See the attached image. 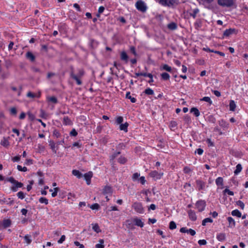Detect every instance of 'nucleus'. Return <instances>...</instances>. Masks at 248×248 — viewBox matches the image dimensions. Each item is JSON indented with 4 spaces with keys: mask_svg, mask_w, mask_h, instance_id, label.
Masks as SVG:
<instances>
[{
    "mask_svg": "<svg viewBox=\"0 0 248 248\" xmlns=\"http://www.w3.org/2000/svg\"><path fill=\"white\" fill-rule=\"evenodd\" d=\"M120 59L124 62L125 63H127L129 60V57L125 51H122L120 53Z\"/></svg>",
    "mask_w": 248,
    "mask_h": 248,
    "instance_id": "obj_10",
    "label": "nucleus"
},
{
    "mask_svg": "<svg viewBox=\"0 0 248 248\" xmlns=\"http://www.w3.org/2000/svg\"><path fill=\"white\" fill-rule=\"evenodd\" d=\"M196 208L199 212L203 211L206 206V202L203 200H200L196 203Z\"/></svg>",
    "mask_w": 248,
    "mask_h": 248,
    "instance_id": "obj_6",
    "label": "nucleus"
},
{
    "mask_svg": "<svg viewBox=\"0 0 248 248\" xmlns=\"http://www.w3.org/2000/svg\"><path fill=\"white\" fill-rule=\"evenodd\" d=\"M92 228H93V230L94 232H96L97 233H98V232H101V230L100 229L99 225H98V224H95L93 225Z\"/></svg>",
    "mask_w": 248,
    "mask_h": 248,
    "instance_id": "obj_40",
    "label": "nucleus"
},
{
    "mask_svg": "<svg viewBox=\"0 0 248 248\" xmlns=\"http://www.w3.org/2000/svg\"><path fill=\"white\" fill-rule=\"evenodd\" d=\"M135 6L138 11L142 13L145 12L147 9L145 2L142 0H138L135 4Z\"/></svg>",
    "mask_w": 248,
    "mask_h": 248,
    "instance_id": "obj_3",
    "label": "nucleus"
},
{
    "mask_svg": "<svg viewBox=\"0 0 248 248\" xmlns=\"http://www.w3.org/2000/svg\"><path fill=\"white\" fill-rule=\"evenodd\" d=\"M242 167L241 164H238L236 166V169L234 171L235 175H238L242 170Z\"/></svg>",
    "mask_w": 248,
    "mask_h": 248,
    "instance_id": "obj_31",
    "label": "nucleus"
},
{
    "mask_svg": "<svg viewBox=\"0 0 248 248\" xmlns=\"http://www.w3.org/2000/svg\"><path fill=\"white\" fill-rule=\"evenodd\" d=\"M54 191L51 194L52 197H55L57 195L58 192L59 190V187H55L53 188Z\"/></svg>",
    "mask_w": 248,
    "mask_h": 248,
    "instance_id": "obj_53",
    "label": "nucleus"
},
{
    "mask_svg": "<svg viewBox=\"0 0 248 248\" xmlns=\"http://www.w3.org/2000/svg\"><path fill=\"white\" fill-rule=\"evenodd\" d=\"M121 154L120 152H116L114 153L110 156V161H113L119 155Z\"/></svg>",
    "mask_w": 248,
    "mask_h": 248,
    "instance_id": "obj_44",
    "label": "nucleus"
},
{
    "mask_svg": "<svg viewBox=\"0 0 248 248\" xmlns=\"http://www.w3.org/2000/svg\"><path fill=\"white\" fill-rule=\"evenodd\" d=\"M62 123L65 125H71L73 124L72 121L68 116L64 117Z\"/></svg>",
    "mask_w": 248,
    "mask_h": 248,
    "instance_id": "obj_18",
    "label": "nucleus"
},
{
    "mask_svg": "<svg viewBox=\"0 0 248 248\" xmlns=\"http://www.w3.org/2000/svg\"><path fill=\"white\" fill-rule=\"evenodd\" d=\"M161 76L164 80H168L170 78V75L167 73H163Z\"/></svg>",
    "mask_w": 248,
    "mask_h": 248,
    "instance_id": "obj_49",
    "label": "nucleus"
},
{
    "mask_svg": "<svg viewBox=\"0 0 248 248\" xmlns=\"http://www.w3.org/2000/svg\"><path fill=\"white\" fill-rule=\"evenodd\" d=\"M17 169L20 171L26 172L28 170V169L26 167H22L20 165L17 166Z\"/></svg>",
    "mask_w": 248,
    "mask_h": 248,
    "instance_id": "obj_46",
    "label": "nucleus"
},
{
    "mask_svg": "<svg viewBox=\"0 0 248 248\" xmlns=\"http://www.w3.org/2000/svg\"><path fill=\"white\" fill-rule=\"evenodd\" d=\"M73 146L77 147L78 148H79L82 146V144L79 142H75L73 143Z\"/></svg>",
    "mask_w": 248,
    "mask_h": 248,
    "instance_id": "obj_63",
    "label": "nucleus"
},
{
    "mask_svg": "<svg viewBox=\"0 0 248 248\" xmlns=\"http://www.w3.org/2000/svg\"><path fill=\"white\" fill-rule=\"evenodd\" d=\"M10 113L12 114V115H16V114L17 113V110H16V108H12L11 109H10Z\"/></svg>",
    "mask_w": 248,
    "mask_h": 248,
    "instance_id": "obj_61",
    "label": "nucleus"
},
{
    "mask_svg": "<svg viewBox=\"0 0 248 248\" xmlns=\"http://www.w3.org/2000/svg\"><path fill=\"white\" fill-rule=\"evenodd\" d=\"M140 174L138 172L134 173L132 176V179L133 181L136 180L140 177Z\"/></svg>",
    "mask_w": 248,
    "mask_h": 248,
    "instance_id": "obj_59",
    "label": "nucleus"
},
{
    "mask_svg": "<svg viewBox=\"0 0 248 248\" xmlns=\"http://www.w3.org/2000/svg\"><path fill=\"white\" fill-rule=\"evenodd\" d=\"M84 179L86 181V183L88 185H89L91 182V178L93 177V172L92 171H89L87 173H86L84 175Z\"/></svg>",
    "mask_w": 248,
    "mask_h": 248,
    "instance_id": "obj_12",
    "label": "nucleus"
},
{
    "mask_svg": "<svg viewBox=\"0 0 248 248\" xmlns=\"http://www.w3.org/2000/svg\"><path fill=\"white\" fill-rule=\"evenodd\" d=\"M217 238L219 241H224L225 239V234L223 233H220L217 234Z\"/></svg>",
    "mask_w": 248,
    "mask_h": 248,
    "instance_id": "obj_33",
    "label": "nucleus"
},
{
    "mask_svg": "<svg viewBox=\"0 0 248 248\" xmlns=\"http://www.w3.org/2000/svg\"><path fill=\"white\" fill-rule=\"evenodd\" d=\"M7 181L13 184V186L11 187V189L13 192L17 191L19 188H21L23 186V183L17 181L13 177L8 178Z\"/></svg>",
    "mask_w": 248,
    "mask_h": 248,
    "instance_id": "obj_2",
    "label": "nucleus"
},
{
    "mask_svg": "<svg viewBox=\"0 0 248 248\" xmlns=\"http://www.w3.org/2000/svg\"><path fill=\"white\" fill-rule=\"evenodd\" d=\"M26 165H30L33 164V160L31 159H27L24 163Z\"/></svg>",
    "mask_w": 248,
    "mask_h": 248,
    "instance_id": "obj_60",
    "label": "nucleus"
},
{
    "mask_svg": "<svg viewBox=\"0 0 248 248\" xmlns=\"http://www.w3.org/2000/svg\"><path fill=\"white\" fill-rule=\"evenodd\" d=\"M188 216H189V218L192 220V221H195L197 219V216L196 215V213L195 211L192 210H190L188 212Z\"/></svg>",
    "mask_w": 248,
    "mask_h": 248,
    "instance_id": "obj_17",
    "label": "nucleus"
},
{
    "mask_svg": "<svg viewBox=\"0 0 248 248\" xmlns=\"http://www.w3.org/2000/svg\"><path fill=\"white\" fill-rule=\"evenodd\" d=\"M136 76L135 78L140 77V76H143L144 77H148L150 78V79L148 81V82L151 83L153 82V75L150 73H147L145 72H138L135 73Z\"/></svg>",
    "mask_w": 248,
    "mask_h": 248,
    "instance_id": "obj_7",
    "label": "nucleus"
},
{
    "mask_svg": "<svg viewBox=\"0 0 248 248\" xmlns=\"http://www.w3.org/2000/svg\"><path fill=\"white\" fill-rule=\"evenodd\" d=\"M180 232L182 233H188V229L186 227H183L180 229Z\"/></svg>",
    "mask_w": 248,
    "mask_h": 248,
    "instance_id": "obj_62",
    "label": "nucleus"
},
{
    "mask_svg": "<svg viewBox=\"0 0 248 248\" xmlns=\"http://www.w3.org/2000/svg\"><path fill=\"white\" fill-rule=\"evenodd\" d=\"M218 5L222 7H230L233 5L232 0H217Z\"/></svg>",
    "mask_w": 248,
    "mask_h": 248,
    "instance_id": "obj_5",
    "label": "nucleus"
},
{
    "mask_svg": "<svg viewBox=\"0 0 248 248\" xmlns=\"http://www.w3.org/2000/svg\"><path fill=\"white\" fill-rule=\"evenodd\" d=\"M47 100L48 102H52L54 104H57L58 103L57 98L54 96L48 97Z\"/></svg>",
    "mask_w": 248,
    "mask_h": 248,
    "instance_id": "obj_32",
    "label": "nucleus"
},
{
    "mask_svg": "<svg viewBox=\"0 0 248 248\" xmlns=\"http://www.w3.org/2000/svg\"><path fill=\"white\" fill-rule=\"evenodd\" d=\"M201 100L204 101L206 102H208L210 104H211L212 103V101L211 99H210V98L209 97H208V96H205V97H203L201 99Z\"/></svg>",
    "mask_w": 248,
    "mask_h": 248,
    "instance_id": "obj_52",
    "label": "nucleus"
},
{
    "mask_svg": "<svg viewBox=\"0 0 248 248\" xmlns=\"http://www.w3.org/2000/svg\"><path fill=\"white\" fill-rule=\"evenodd\" d=\"M26 58L31 62H33L35 60V57L31 51H28L26 54Z\"/></svg>",
    "mask_w": 248,
    "mask_h": 248,
    "instance_id": "obj_16",
    "label": "nucleus"
},
{
    "mask_svg": "<svg viewBox=\"0 0 248 248\" xmlns=\"http://www.w3.org/2000/svg\"><path fill=\"white\" fill-rule=\"evenodd\" d=\"M133 221L135 225L137 226L142 228L144 226V223L142 221V220L138 218V217H135L133 218Z\"/></svg>",
    "mask_w": 248,
    "mask_h": 248,
    "instance_id": "obj_15",
    "label": "nucleus"
},
{
    "mask_svg": "<svg viewBox=\"0 0 248 248\" xmlns=\"http://www.w3.org/2000/svg\"><path fill=\"white\" fill-rule=\"evenodd\" d=\"M72 174L76 176L78 178H80L82 176V174L78 170H73Z\"/></svg>",
    "mask_w": 248,
    "mask_h": 248,
    "instance_id": "obj_29",
    "label": "nucleus"
},
{
    "mask_svg": "<svg viewBox=\"0 0 248 248\" xmlns=\"http://www.w3.org/2000/svg\"><path fill=\"white\" fill-rule=\"evenodd\" d=\"M133 208L139 213L142 214L143 213L144 210L142 204L138 202H134L132 205Z\"/></svg>",
    "mask_w": 248,
    "mask_h": 248,
    "instance_id": "obj_8",
    "label": "nucleus"
},
{
    "mask_svg": "<svg viewBox=\"0 0 248 248\" xmlns=\"http://www.w3.org/2000/svg\"><path fill=\"white\" fill-rule=\"evenodd\" d=\"M213 222L212 219L211 218H206L202 220V225L203 226L206 225L207 223H212Z\"/></svg>",
    "mask_w": 248,
    "mask_h": 248,
    "instance_id": "obj_39",
    "label": "nucleus"
},
{
    "mask_svg": "<svg viewBox=\"0 0 248 248\" xmlns=\"http://www.w3.org/2000/svg\"><path fill=\"white\" fill-rule=\"evenodd\" d=\"M216 184L217 186H222L223 185V179L221 177H217L216 180Z\"/></svg>",
    "mask_w": 248,
    "mask_h": 248,
    "instance_id": "obj_30",
    "label": "nucleus"
},
{
    "mask_svg": "<svg viewBox=\"0 0 248 248\" xmlns=\"http://www.w3.org/2000/svg\"><path fill=\"white\" fill-rule=\"evenodd\" d=\"M77 73H76L73 67H70V77L76 81L78 85H81L82 84V78L85 74V71L82 68H79L77 70Z\"/></svg>",
    "mask_w": 248,
    "mask_h": 248,
    "instance_id": "obj_1",
    "label": "nucleus"
},
{
    "mask_svg": "<svg viewBox=\"0 0 248 248\" xmlns=\"http://www.w3.org/2000/svg\"><path fill=\"white\" fill-rule=\"evenodd\" d=\"M126 158L123 156H121L118 159V162L121 164H125L126 162Z\"/></svg>",
    "mask_w": 248,
    "mask_h": 248,
    "instance_id": "obj_37",
    "label": "nucleus"
},
{
    "mask_svg": "<svg viewBox=\"0 0 248 248\" xmlns=\"http://www.w3.org/2000/svg\"><path fill=\"white\" fill-rule=\"evenodd\" d=\"M48 143L50 147V148L52 150L53 152L56 154L58 148V146L56 145V144L54 142V141L52 140H49Z\"/></svg>",
    "mask_w": 248,
    "mask_h": 248,
    "instance_id": "obj_13",
    "label": "nucleus"
},
{
    "mask_svg": "<svg viewBox=\"0 0 248 248\" xmlns=\"http://www.w3.org/2000/svg\"><path fill=\"white\" fill-rule=\"evenodd\" d=\"M128 125L129 124L127 122H125L124 124H121L120 125L119 129L121 131H124V132H127L128 131Z\"/></svg>",
    "mask_w": 248,
    "mask_h": 248,
    "instance_id": "obj_19",
    "label": "nucleus"
},
{
    "mask_svg": "<svg viewBox=\"0 0 248 248\" xmlns=\"http://www.w3.org/2000/svg\"><path fill=\"white\" fill-rule=\"evenodd\" d=\"M176 228V223L172 221H170V229L171 230H173Z\"/></svg>",
    "mask_w": 248,
    "mask_h": 248,
    "instance_id": "obj_54",
    "label": "nucleus"
},
{
    "mask_svg": "<svg viewBox=\"0 0 248 248\" xmlns=\"http://www.w3.org/2000/svg\"><path fill=\"white\" fill-rule=\"evenodd\" d=\"M17 196L18 198L21 200H23L25 198V194L23 192L19 191L17 194Z\"/></svg>",
    "mask_w": 248,
    "mask_h": 248,
    "instance_id": "obj_47",
    "label": "nucleus"
},
{
    "mask_svg": "<svg viewBox=\"0 0 248 248\" xmlns=\"http://www.w3.org/2000/svg\"><path fill=\"white\" fill-rule=\"evenodd\" d=\"M100 244H97L95 245L96 248H104V245L103 244L104 243L103 239L99 240Z\"/></svg>",
    "mask_w": 248,
    "mask_h": 248,
    "instance_id": "obj_45",
    "label": "nucleus"
},
{
    "mask_svg": "<svg viewBox=\"0 0 248 248\" xmlns=\"http://www.w3.org/2000/svg\"><path fill=\"white\" fill-rule=\"evenodd\" d=\"M20 155H17L12 158V160L14 162H18L20 160Z\"/></svg>",
    "mask_w": 248,
    "mask_h": 248,
    "instance_id": "obj_56",
    "label": "nucleus"
},
{
    "mask_svg": "<svg viewBox=\"0 0 248 248\" xmlns=\"http://www.w3.org/2000/svg\"><path fill=\"white\" fill-rule=\"evenodd\" d=\"M199 12V10L198 8H195L193 10L192 12L190 14V16L193 18H195L197 14Z\"/></svg>",
    "mask_w": 248,
    "mask_h": 248,
    "instance_id": "obj_42",
    "label": "nucleus"
},
{
    "mask_svg": "<svg viewBox=\"0 0 248 248\" xmlns=\"http://www.w3.org/2000/svg\"><path fill=\"white\" fill-rule=\"evenodd\" d=\"M197 188L199 190L203 189L205 187V183L201 181L198 180L196 182Z\"/></svg>",
    "mask_w": 248,
    "mask_h": 248,
    "instance_id": "obj_23",
    "label": "nucleus"
},
{
    "mask_svg": "<svg viewBox=\"0 0 248 248\" xmlns=\"http://www.w3.org/2000/svg\"><path fill=\"white\" fill-rule=\"evenodd\" d=\"M201 4L204 6L205 7H208L210 4L214 1V0H197Z\"/></svg>",
    "mask_w": 248,
    "mask_h": 248,
    "instance_id": "obj_14",
    "label": "nucleus"
},
{
    "mask_svg": "<svg viewBox=\"0 0 248 248\" xmlns=\"http://www.w3.org/2000/svg\"><path fill=\"white\" fill-rule=\"evenodd\" d=\"M66 237L64 235H62L61 236L60 239L58 240V243L62 244L65 240Z\"/></svg>",
    "mask_w": 248,
    "mask_h": 248,
    "instance_id": "obj_57",
    "label": "nucleus"
},
{
    "mask_svg": "<svg viewBox=\"0 0 248 248\" xmlns=\"http://www.w3.org/2000/svg\"><path fill=\"white\" fill-rule=\"evenodd\" d=\"M113 192V190L111 186H106L103 189V194L104 195H111Z\"/></svg>",
    "mask_w": 248,
    "mask_h": 248,
    "instance_id": "obj_11",
    "label": "nucleus"
},
{
    "mask_svg": "<svg viewBox=\"0 0 248 248\" xmlns=\"http://www.w3.org/2000/svg\"><path fill=\"white\" fill-rule=\"evenodd\" d=\"M39 202L41 203H44L47 205L48 203V200L45 197H41L39 199Z\"/></svg>",
    "mask_w": 248,
    "mask_h": 248,
    "instance_id": "obj_38",
    "label": "nucleus"
},
{
    "mask_svg": "<svg viewBox=\"0 0 248 248\" xmlns=\"http://www.w3.org/2000/svg\"><path fill=\"white\" fill-rule=\"evenodd\" d=\"M90 208L92 210H98L100 208V205L98 203H95L90 205Z\"/></svg>",
    "mask_w": 248,
    "mask_h": 248,
    "instance_id": "obj_43",
    "label": "nucleus"
},
{
    "mask_svg": "<svg viewBox=\"0 0 248 248\" xmlns=\"http://www.w3.org/2000/svg\"><path fill=\"white\" fill-rule=\"evenodd\" d=\"M154 95V91L150 88H147L141 94V95H142L144 98L148 96L150 98H151V96H153Z\"/></svg>",
    "mask_w": 248,
    "mask_h": 248,
    "instance_id": "obj_9",
    "label": "nucleus"
},
{
    "mask_svg": "<svg viewBox=\"0 0 248 248\" xmlns=\"http://www.w3.org/2000/svg\"><path fill=\"white\" fill-rule=\"evenodd\" d=\"M229 107H230V110L231 111H234L235 108H236V105L235 103V102L233 100H231L230 104H229Z\"/></svg>",
    "mask_w": 248,
    "mask_h": 248,
    "instance_id": "obj_35",
    "label": "nucleus"
},
{
    "mask_svg": "<svg viewBox=\"0 0 248 248\" xmlns=\"http://www.w3.org/2000/svg\"><path fill=\"white\" fill-rule=\"evenodd\" d=\"M190 112L193 113V114L196 117H198L200 115L199 110L196 108H192L190 109Z\"/></svg>",
    "mask_w": 248,
    "mask_h": 248,
    "instance_id": "obj_28",
    "label": "nucleus"
},
{
    "mask_svg": "<svg viewBox=\"0 0 248 248\" xmlns=\"http://www.w3.org/2000/svg\"><path fill=\"white\" fill-rule=\"evenodd\" d=\"M105 10V8L103 6H100L98 8V14H97V16L99 17L100 14H102Z\"/></svg>",
    "mask_w": 248,
    "mask_h": 248,
    "instance_id": "obj_51",
    "label": "nucleus"
},
{
    "mask_svg": "<svg viewBox=\"0 0 248 248\" xmlns=\"http://www.w3.org/2000/svg\"><path fill=\"white\" fill-rule=\"evenodd\" d=\"M168 27L170 30H175L177 28V25L175 23L172 22L168 24Z\"/></svg>",
    "mask_w": 248,
    "mask_h": 248,
    "instance_id": "obj_41",
    "label": "nucleus"
},
{
    "mask_svg": "<svg viewBox=\"0 0 248 248\" xmlns=\"http://www.w3.org/2000/svg\"><path fill=\"white\" fill-rule=\"evenodd\" d=\"M0 144L1 145L5 147H7L9 146V142L8 139L5 138H3V139L1 140Z\"/></svg>",
    "mask_w": 248,
    "mask_h": 248,
    "instance_id": "obj_26",
    "label": "nucleus"
},
{
    "mask_svg": "<svg viewBox=\"0 0 248 248\" xmlns=\"http://www.w3.org/2000/svg\"><path fill=\"white\" fill-rule=\"evenodd\" d=\"M78 133L75 129H73L70 132V135L71 136L76 137L78 135Z\"/></svg>",
    "mask_w": 248,
    "mask_h": 248,
    "instance_id": "obj_55",
    "label": "nucleus"
},
{
    "mask_svg": "<svg viewBox=\"0 0 248 248\" xmlns=\"http://www.w3.org/2000/svg\"><path fill=\"white\" fill-rule=\"evenodd\" d=\"M223 193H224V194H228L229 195H230V196H233L234 195L233 192L230 190L228 188L225 189V190L223 191Z\"/></svg>",
    "mask_w": 248,
    "mask_h": 248,
    "instance_id": "obj_50",
    "label": "nucleus"
},
{
    "mask_svg": "<svg viewBox=\"0 0 248 248\" xmlns=\"http://www.w3.org/2000/svg\"><path fill=\"white\" fill-rule=\"evenodd\" d=\"M24 240L25 242L26 243L27 245H30L32 242L31 235L29 234H26L24 237Z\"/></svg>",
    "mask_w": 248,
    "mask_h": 248,
    "instance_id": "obj_25",
    "label": "nucleus"
},
{
    "mask_svg": "<svg viewBox=\"0 0 248 248\" xmlns=\"http://www.w3.org/2000/svg\"><path fill=\"white\" fill-rule=\"evenodd\" d=\"M139 181L142 185H144L146 182L145 177L144 176L140 177L139 178Z\"/></svg>",
    "mask_w": 248,
    "mask_h": 248,
    "instance_id": "obj_64",
    "label": "nucleus"
},
{
    "mask_svg": "<svg viewBox=\"0 0 248 248\" xmlns=\"http://www.w3.org/2000/svg\"><path fill=\"white\" fill-rule=\"evenodd\" d=\"M124 121V118L122 116H118L115 118V123L117 124H121Z\"/></svg>",
    "mask_w": 248,
    "mask_h": 248,
    "instance_id": "obj_36",
    "label": "nucleus"
},
{
    "mask_svg": "<svg viewBox=\"0 0 248 248\" xmlns=\"http://www.w3.org/2000/svg\"><path fill=\"white\" fill-rule=\"evenodd\" d=\"M178 0H159V3L165 6H173L178 3Z\"/></svg>",
    "mask_w": 248,
    "mask_h": 248,
    "instance_id": "obj_4",
    "label": "nucleus"
},
{
    "mask_svg": "<svg viewBox=\"0 0 248 248\" xmlns=\"http://www.w3.org/2000/svg\"><path fill=\"white\" fill-rule=\"evenodd\" d=\"M11 225V221L9 219H5L3 220L2 225L4 228L9 227Z\"/></svg>",
    "mask_w": 248,
    "mask_h": 248,
    "instance_id": "obj_22",
    "label": "nucleus"
},
{
    "mask_svg": "<svg viewBox=\"0 0 248 248\" xmlns=\"http://www.w3.org/2000/svg\"><path fill=\"white\" fill-rule=\"evenodd\" d=\"M232 216L240 217L241 216V213L238 210H234L231 213Z\"/></svg>",
    "mask_w": 248,
    "mask_h": 248,
    "instance_id": "obj_34",
    "label": "nucleus"
},
{
    "mask_svg": "<svg viewBox=\"0 0 248 248\" xmlns=\"http://www.w3.org/2000/svg\"><path fill=\"white\" fill-rule=\"evenodd\" d=\"M41 96V93H34L31 92H29L27 94V96L30 98H34L35 97L40 98Z\"/></svg>",
    "mask_w": 248,
    "mask_h": 248,
    "instance_id": "obj_20",
    "label": "nucleus"
},
{
    "mask_svg": "<svg viewBox=\"0 0 248 248\" xmlns=\"http://www.w3.org/2000/svg\"><path fill=\"white\" fill-rule=\"evenodd\" d=\"M125 97L127 99H130L132 103H136L137 99L136 98L132 97L130 94V92H127L125 95Z\"/></svg>",
    "mask_w": 248,
    "mask_h": 248,
    "instance_id": "obj_24",
    "label": "nucleus"
},
{
    "mask_svg": "<svg viewBox=\"0 0 248 248\" xmlns=\"http://www.w3.org/2000/svg\"><path fill=\"white\" fill-rule=\"evenodd\" d=\"M229 224V227L231 228L234 227L235 225V222L232 217H228L227 218Z\"/></svg>",
    "mask_w": 248,
    "mask_h": 248,
    "instance_id": "obj_27",
    "label": "nucleus"
},
{
    "mask_svg": "<svg viewBox=\"0 0 248 248\" xmlns=\"http://www.w3.org/2000/svg\"><path fill=\"white\" fill-rule=\"evenodd\" d=\"M53 136H55L57 138L61 137V134L57 129H54L53 131Z\"/></svg>",
    "mask_w": 248,
    "mask_h": 248,
    "instance_id": "obj_48",
    "label": "nucleus"
},
{
    "mask_svg": "<svg viewBox=\"0 0 248 248\" xmlns=\"http://www.w3.org/2000/svg\"><path fill=\"white\" fill-rule=\"evenodd\" d=\"M235 32V31L233 29H229L228 30H226L224 31L223 33V35L224 36H229L230 35L234 33Z\"/></svg>",
    "mask_w": 248,
    "mask_h": 248,
    "instance_id": "obj_21",
    "label": "nucleus"
},
{
    "mask_svg": "<svg viewBox=\"0 0 248 248\" xmlns=\"http://www.w3.org/2000/svg\"><path fill=\"white\" fill-rule=\"evenodd\" d=\"M130 52L134 54L135 56H136L137 55L136 48L134 46H131L130 47Z\"/></svg>",
    "mask_w": 248,
    "mask_h": 248,
    "instance_id": "obj_58",
    "label": "nucleus"
}]
</instances>
